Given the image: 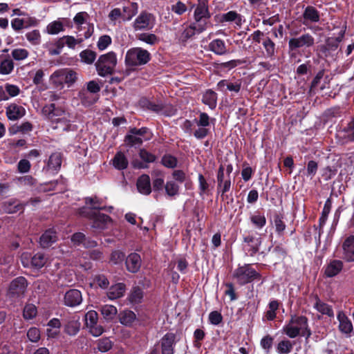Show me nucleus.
Returning <instances> with one entry per match:
<instances>
[{"label": "nucleus", "instance_id": "nucleus-1", "mask_svg": "<svg viewBox=\"0 0 354 354\" xmlns=\"http://www.w3.org/2000/svg\"><path fill=\"white\" fill-rule=\"evenodd\" d=\"M43 115L50 120L53 129L64 132L77 131L78 126L71 123L70 114L63 109L56 107L55 103L48 104L41 109Z\"/></svg>", "mask_w": 354, "mask_h": 354}, {"label": "nucleus", "instance_id": "nucleus-2", "mask_svg": "<svg viewBox=\"0 0 354 354\" xmlns=\"http://www.w3.org/2000/svg\"><path fill=\"white\" fill-rule=\"evenodd\" d=\"M140 108L156 113L171 117L176 115L177 109L171 104L164 103L162 101H152L147 97H142L138 101Z\"/></svg>", "mask_w": 354, "mask_h": 354}, {"label": "nucleus", "instance_id": "nucleus-3", "mask_svg": "<svg viewBox=\"0 0 354 354\" xmlns=\"http://www.w3.org/2000/svg\"><path fill=\"white\" fill-rule=\"evenodd\" d=\"M232 277L236 280V282L241 286L248 284L254 280H259L262 275L260 272L255 270L250 263H245L239 266L233 272Z\"/></svg>", "mask_w": 354, "mask_h": 354}, {"label": "nucleus", "instance_id": "nucleus-4", "mask_svg": "<svg viewBox=\"0 0 354 354\" xmlns=\"http://www.w3.org/2000/svg\"><path fill=\"white\" fill-rule=\"evenodd\" d=\"M117 64L116 54L113 51L100 55L95 63L97 74L100 77H106L113 74Z\"/></svg>", "mask_w": 354, "mask_h": 354}, {"label": "nucleus", "instance_id": "nucleus-5", "mask_svg": "<svg viewBox=\"0 0 354 354\" xmlns=\"http://www.w3.org/2000/svg\"><path fill=\"white\" fill-rule=\"evenodd\" d=\"M151 59V53L141 48V47H133L126 53L124 62L127 66L135 67L144 66Z\"/></svg>", "mask_w": 354, "mask_h": 354}, {"label": "nucleus", "instance_id": "nucleus-6", "mask_svg": "<svg viewBox=\"0 0 354 354\" xmlns=\"http://www.w3.org/2000/svg\"><path fill=\"white\" fill-rule=\"evenodd\" d=\"M307 322L308 319L306 316L292 314L290 319L286 322L282 328L283 333L290 338H295L300 335Z\"/></svg>", "mask_w": 354, "mask_h": 354}, {"label": "nucleus", "instance_id": "nucleus-7", "mask_svg": "<svg viewBox=\"0 0 354 354\" xmlns=\"http://www.w3.org/2000/svg\"><path fill=\"white\" fill-rule=\"evenodd\" d=\"M339 52H341V49H339V46L333 37L326 38L325 43L317 46V55L319 58L322 59L336 60Z\"/></svg>", "mask_w": 354, "mask_h": 354}, {"label": "nucleus", "instance_id": "nucleus-8", "mask_svg": "<svg viewBox=\"0 0 354 354\" xmlns=\"http://www.w3.org/2000/svg\"><path fill=\"white\" fill-rule=\"evenodd\" d=\"M262 244V239L256 236L252 231L245 232L243 234V247L246 254L254 257L259 251Z\"/></svg>", "mask_w": 354, "mask_h": 354}, {"label": "nucleus", "instance_id": "nucleus-9", "mask_svg": "<svg viewBox=\"0 0 354 354\" xmlns=\"http://www.w3.org/2000/svg\"><path fill=\"white\" fill-rule=\"evenodd\" d=\"M263 31L260 30H254L250 37L252 39L253 41L256 44H262L263 49L266 51V55L267 57L272 58L274 57L276 52V44L272 39H270V37H266Z\"/></svg>", "mask_w": 354, "mask_h": 354}, {"label": "nucleus", "instance_id": "nucleus-10", "mask_svg": "<svg viewBox=\"0 0 354 354\" xmlns=\"http://www.w3.org/2000/svg\"><path fill=\"white\" fill-rule=\"evenodd\" d=\"M155 20L152 13L142 11L133 21V28L135 30H151L154 26Z\"/></svg>", "mask_w": 354, "mask_h": 354}, {"label": "nucleus", "instance_id": "nucleus-11", "mask_svg": "<svg viewBox=\"0 0 354 354\" xmlns=\"http://www.w3.org/2000/svg\"><path fill=\"white\" fill-rule=\"evenodd\" d=\"M217 191L218 193L221 194L223 199L227 198L228 196L227 195V192H228L232 186V181L230 180V177H226L225 174V167L223 165H220L218 167V169L217 171Z\"/></svg>", "mask_w": 354, "mask_h": 354}, {"label": "nucleus", "instance_id": "nucleus-12", "mask_svg": "<svg viewBox=\"0 0 354 354\" xmlns=\"http://www.w3.org/2000/svg\"><path fill=\"white\" fill-rule=\"evenodd\" d=\"M28 281L24 277H19L10 282L8 294L9 297L18 298L23 297L27 289Z\"/></svg>", "mask_w": 354, "mask_h": 354}, {"label": "nucleus", "instance_id": "nucleus-13", "mask_svg": "<svg viewBox=\"0 0 354 354\" xmlns=\"http://www.w3.org/2000/svg\"><path fill=\"white\" fill-rule=\"evenodd\" d=\"M315 45V38L309 33L300 35L298 37H292L288 41V49L294 51L301 47H311Z\"/></svg>", "mask_w": 354, "mask_h": 354}, {"label": "nucleus", "instance_id": "nucleus-14", "mask_svg": "<svg viewBox=\"0 0 354 354\" xmlns=\"http://www.w3.org/2000/svg\"><path fill=\"white\" fill-rule=\"evenodd\" d=\"M177 342L175 333H167L164 335L159 341L161 354H174Z\"/></svg>", "mask_w": 354, "mask_h": 354}, {"label": "nucleus", "instance_id": "nucleus-15", "mask_svg": "<svg viewBox=\"0 0 354 354\" xmlns=\"http://www.w3.org/2000/svg\"><path fill=\"white\" fill-rule=\"evenodd\" d=\"M83 301L82 292L76 288H71L64 295V305L69 308H76Z\"/></svg>", "mask_w": 354, "mask_h": 354}, {"label": "nucleus", "instance_id": "nucleus-16", "mask_svg": "<svg viewBox=\"0 0 354 354\" xmlns=\"http://www.w3.org/2000/svg\"><path fill=\"white\" fill-rule=\"evenodd\" d=\"M216 90L225 93L227 91L238 93L241 91V79H236L234 82L223 79L216 84Z\"/></svg>", "mask_w": 354, "mask_h": 354}, {"label": "nucleus", "instance_id": "nucleus-17", "mask_svg": "<svg viewBox=\"0 0 354 354\" xmlns=\"http://www.w3.org/2000/svg\"><path fill=\"white\" fill-rule=\"evenodd\" d=\"M242 17L236 11L231 10L224 13L216 14L214 21L218 24L234 22L236 26H241Z\"/></svg>", "mask_w": 354, "mask_h": 354}, {"label": "nucleus", "instance_id": "nucleus-18", "mask_svg": "<svg viewBox=\"0 0 354 354\" xmlns=\"http://www.w3.org/2000/svg\"><path fill=\"white\" fill-rule=\"evenodd\" d=\"M320 12L313 6H307L302 13V24L308 26L309 23H316L320 21Z\"/></svg>", "mask_w": 354, "mask_h": 354}, {"label": "nucleus", "instance_id": "nucleus-19", "mask_svg": "<svg viewBox=\"0 0 354 354\" xmlns=\"http://www.w3.org/2000/svg\"><path fill=\"white\" fill-rule=\"evenodd\" d=\"M127 270L131 273H137L142 265L141 257L136 252L130 253L125 260Z\"/></svg>", "mask_w": 354, "mask_h": 354}, {"label": "nucleus", "instance_id": "nucleus-20", "mask_svg": "<svg viewBox=\"0 0 354 354\" xmlns=\"http://www.w3.org/2000/svg\"><path fill=\"white\" fill-rule=\"evenodd\" d=\"M25 205L19 203L17 198H11L5 201L1 204V209L6 214H15L17 212H23L24 211Z\"/></svg>", "mask_w": 354, "mask_h": 354}, {"label": "nucleus", "instance_id": "nucleus-21", "mask_svg": "<svg viewBox=\"0 0 354 354\" xmlns=\"http://www.w3.org/2000/svg\"><path fill=\"white\" fill-rule=\"evenodd\" d=\"M136 185L138 192L141 194L145 196L151 194L152 189L150 176L148 174H144L138 176Z\"/></svg>", "mask_w": 354, "mask_h": 354}, {"label": "nucleus", "instance_id": "nucleus-22", "mask_svg": "<svg viewBox=\"0 0 354 354\" xmlns=\"http://www.w3.org/2000/svg\"><path fill=\"white\" fill-rule=\"evenodd\" d=\"M314 309L322 315H326L328 317L333 318L335 316L334 310L331 305L321 301L318 295H314Z\"/></svg>", "mask_w": 354, "mask_h": 354}, {"label": "nucleus", "instance_id": "nucleus-23", "mask_svg": "<svg viewBox=\"0 0 354 354\" xmlns=\"http://www.w3.org/2000/svg\"><path fill=\"white\" fill-rule=\"evenodd\" d=\"M26 110L24 107L17 105L15 103H11L6 109V115L9 120H16L24 117L26 115Z\"/></svg>", "mask_w": 354, "mask_h": 354}, {"label": "nucleus", "instance_id": "nucleus-24", "mask_svg": "<svg viewBox=\"0 0 354 354\" xmlns=\"http://www.w3.org/2000/svg\"><path fill=\"white\" fill-rule=\"evenodd\" d=\"M91 221V226L93 229L104 230L107 227L108 222L111 221V218L107 214L95 212Z\"/></svg>", "mask_w": 354, "mask_h": 354}, {"label": "nucleus", "instance_id": "nucleus-25", "mask_svg": "<svg viewBox=\"0 0 354 354\" xmlns=\"http://www.w3.org/2000/svg\"><path fill=\"white\" fill-rule=\"evenodd\" d=\"M337 319L339 321V329L341 333L344 334H351L353 330L352 321L348 317V316L343 313L339 311L337 314Z\"/></svg>", "mask_w": 354, "mask_h": 354}, {"label": "nucleus", "instance_id": "nucleus-26", "mask_svg": "<svg viewBox=\"0 0 354 354\" xmlns=\"http://www.w3.org/2000/svg\"><path fill=\"white\" fill-rule=\"evenodd\" d=\"M208 50L218 55H223L229 53L225 42L219 38L214 39L209 42Z\"/></svg>", "mask_w": 354, "mask_h": 354}, {"label": "nucleus", "instance_id": "nucleus-27", "mask_svg": "<svg viewBox=\"0 0 354 354\" xmlns=\"http://www.w3.org/2000/svg\"><path fill=\"white\" fill-rule=\"evenodd\" d=\"M344 263L339 260L330 261L324 268V274L326 277H334L343 269Z\"/></svg>", "mask_w": 354, "mask_h": 354}, {"label": "nucleus", "instance_id": "nucleus-28", "mask_svg": "<svg viewBox=\"0 0 354 354\" xmlns=\"http://www.w3.org/2000/svg\"><path fill=\"white\" fill-rule=\"evenodd\" d=\"M343 255L346 261H354V236L351 235L343 242Z\"/></svg>", "mask_w": 354, "mask_h": 354}, {"label": "nucleus", "instance_id": "nucleus-29", "mask_svg": "<svg viewBox=\"0 0 354 354\" xmlns=\"http://www.w3.org/2000/svg\"><path fill=\"white\" fill-rule=\"evenodd\" d=\"M57 240V233L53 229H48L42 233L39 239V243L43 248H48Z\"/></svg>", "mask_w": 354, "mask_h": 354}, {"label": "nucleus", "instance_id": "nucleus-30", "mask_svg": "<svg viewBox=\"0 0 354 354\" xmlns=\"http://www.w3.org/2000/svg\"><path fill=\"white\" fill-rule=\"evenodd\" d=\"M126 285L123 282H118L111 286L108 290L107 296L110 300H115L122 297L126 292Z\"/></svg>", "mask_w": 354, "mask_h": 354}, {"label": "nucleus", "instance_id": "nucleus-31", "mask_svg": "<svg viewBox=\"0 0 354 354\" xmlns=\"http://www.w3.org/2000/svg\"><path fill=\"white\" fill-rule=\"evenodd\" d=\"M272 223L275 227V232L278 236H283L286 231V225L284 221V214L274 213L273 214Z\"/></svg>", "mask_w": 354, "mask_h": 354}, {"label": "nucleus", "instance_id": "nucleus-32", "mask_svg": "<svg viewBox=\"0 0 354 354\" xmlns=\"http://www.w3.org/2000/svg\"><path fill=\"white\" fill-rule=\"evenodd\" d=\"M218 94L208 88L203 95L202 102L203 104L209 106L210 109H216L217 106Z\"/></svg>", "mask_w": 354, "mask_h": 354}, {"label": "nucleus", "instance_id": "nucleus-33", "mask_svg": "<svg viewBox=\"0 0 354 354\" xmlns=\"http://www.w3.org/2000/svg\"><path fill=\"white\" fill-rule=\"evenodd\" d=\"M77 97L80 100L82 105L85 107L93 106L97 100V98L95 97L93 94L88 92L85 88H82L77 93Z\"/></svg>", "mask_w": 354, "mask_h": 354}, {"label": "nucleus", "instance_id": "nucleus-34", "mask_svg": "<svg viewBox=\"0 0 354 354\" xmlns=\"http://www.w3.org/2000/svg\"><path fill=\"white\" fill-rule=\"evenodd\" d=\"M63 156L61 152H53L48 158V167L53 171H58L61 168Z\"/></svg>", "mask_w": 354, "mask_h": 354}, {"label": "nucleus", "instance_id": "nucleus-35", "mask_svg": "<svg viewBox=\"0 0 354 354\" xmlns=\"http://www.w3.org/2000/svg\"><path fill=\"white\" fill-rule=\"evenodd\" d=\"M194 14L209 19L211 12L209 11L207 0H198V3L195 8Z\"/></svg>", "mask_w": 354, "mask_h": 354}, {"label": "nucleus", "instance_id": "nucleus-36", "mask_svg": "<svg viewBox=\"0 0 354 354\" xmlns=\"http://www.w3.org/2000/svg\"><path fill=\"white\" fill-rule=\"evenodd\" d=\"M118 318L122 325L131 326L136 319V314L131 310H124L118 314Z\"/></svg>", "mask_w": 354, "mask_h": 354}, {"label": "nucleus", "instance_id": "nucleus-37", "mask_svg": "<svg viewBox=\"0 0 354 354\" xmlns=\"http://www.w3.org/2000/svg\"><path fill=\"white\" fill-rule=\"evenodd\" d=\"M80 326L78 319H71L64 326V333L71 336L76 335L80 330Z\"/></svg>", "mask_w": 354, "mask_h": 354}, {"label": "nucleus", "instance_id": "nucleus-38", "mask_svg": "<svg viewBox=\"0 0 354 354\" xmlns=\"http://www.w3.org/2000/svg\"><path fill=\"white\" fill-rule=\"evenodd\" d=\"M113 165L115 169L122 171V169L127 168L129 160L122 151H118L113 158Z\"/></svg>", "mask_w": 354, "mask_h": 354}, {"label": "nucleus", "instance_id": "nucleus-39", "mask_svg": "<svg viewBox=\"0 0 354 354\" xmlns=\"http://www.w3.org/2000/svg\"><path fill=\"white\" fill-rule=\"evenodd\" d=\"M100 311L102 317L107 321L113 320L118 313L115 306L111 304L101 306Z\"/></svg>", "mask_w": 354, "mask_h": 354}, {"label": "nucleus", "instance_id": "nucleus-40", "mask_svg": "<svg viewBox=\"0 0 354 354\" xmlns=\"http://www.w3.org/2000/svg\"><path fill=\"white\" fill-rule=\"evenodd\" d=\"M295 344V341H290L287 339L279 342L277 344V353L279 354H288L292 352L293 346Z\"/></svg>", "mask_w": 354, "mask_h": 354}, {"label": "nucleus", "instance_id": "nucleus-41", "mask_svg": "<svg viewBox=\"0 0 354 354\" xmlns=\"http://www.w3.org/2000/svg\"><path fill=\"white\" fill-rule=\"evenodd\" d=\"M194 21L192 22L198 29V35L201 34L211 26L209 19L205 17H199V15L194 14Z\"/></svg>", "mask_w": 354, "mask_h": 354}, {"label": "nucleus", "instance_id": "nucleus-42", "mask_svg": "<svg viewBox=\"0 0 354 354\" xmlns=\"http://www.w3.org/2000/svg\"><path fill=\"white\" fill-rule=\"evenodd\" d=\"M124 142L128 147H139L143 144V139L138 136L136 134L131 133L129 132L124 136Z\"/></svg>", "mask_w": 354, "mask_h": 354}, {"label": "nucleus", "instance_id": "nucleus-43", "mask_svg": "<svg viewBox=\"0 0 354 354\" xmlns=\"http://www.w3.org/2000/svg\"><path fill=\"white\" fill-rule=\"evenodd\" d=\"M0 74L9 75L11 74L14 68V62L9 55L4 58H0Z\"/></svg>", "mask_w": 354, "mask_h": 354}, {"label": "nucleus", "instance_id": "nucleus-44", "mask_svg": "<svg viewBox=\"0 0 354 354\" xmlns=\"http://www.w3.org/2000/svg\"><path fill=\"white\" fill-rule=\"evenodd\" d=\"M138 3L132 2L129 6H123L122 8V20L130 21L133 16L138 12Z\"/></svg>", "mask_w": 354, "mask_h": 354}, {"label": "nucleus", "instance_id": "nucleus-45", "mask_svg": "<svg viewBox=\"0 0 354 354\" xmlns=\"http://www.w3.org/2000/svg\"><path fill=\"white\" fill-rule=\"evenodd\" d=\"M279 304L280 303L277 300H272L269 302V310L264 313V317L267 320L272 321L277 318Z\"/></svg>", "mask_w": 354, "mask_h": 354}, {"label": "nucleus", "instance_id": "nucleus-46", "mask_svg": "<svg viewBox=\"0 0 354 354\" xmlns=\"http://www.w3.org/2000/svg\"><path fill=\"white\" fill-rule=\"evenodd\" d=\"M144 297L142 288L139 286L133 287L129 296V302L131 304H140Z\"/></svg>", "mask_w": 354, "mask_h": 354}, {"label": "nucleus", "instance_id": "nucleus-47", "mask_svg": "<svg viewBox=\"0 0 354 354\" xmlns=\"http://www.w3.org/2000/svg\"><path fill=\"white\" fill-rule=\"evenodd\" d=\"M47 261L46 256L41 252H37L31 257L30 264L34 269L42 268Z\"/></svg>", "mask_w": 354, "mask_h": 354}, {"label": "nucleus", "instance_id": "nucleus-48", "mask_svg": "<svg viewBox=\"0 0 354 354\" xmlns=\"http://www.w3.org/2000/svg\"><path fill=\"white\" fill-rule=\"evenodd\" d=\"M81 62L86 64H92L94 63L97 57V53L93 50L86 49L79 54Z\"/></svg>", "mask_w": 354, "mask_h": 354}, {"label": "nucleus", "instance_id": "nucleus-49", "mask_svg": "<svg viewBox=\"0 0 354 354\" xmlns=\"http://www.w3.org/2000/svg\"><path fill=\"white\" fill-rule=\"evenodd\" d=\"M46 28L48 35H57L65 30L64 24L59 20L49 23Z\"/></svg>", "mask_w": 354, "mask_h": 354}, {"label": "nucleus", "instance_id": "nucleus-50", "mask_svg": "<svg viewBox=\"0 0 354 354\" xmlns=\"http://www.w3.org/2000/svg\"><path fill=\"white\" fill-rule=\"evenodd\" d=\"M138 156L145 165L153 163L157 159V157L152 152L147 151L145 148L138 150Z\"/></svg>", "mask_w": 354, "mask_h": 354}, {"label": "nucleus", "instance_id": "nucleus-51", "mask_svg": "<svg viewBox=\"0 0 354 354\" xmlns=\"http://www.w3.org/2000/svg\"><path fill=\"white\" fill-rule=\"evenodd\" d=\"M137 39L150 45H155L160 42V38L152 33L138 34L137 35Z\"/></svg>", "mask_w": 354, "mask_h": 354}, {"label": "nucleus", "instance_id": "nucleus-52", "mask_svg": "<svg viewBox=\"0 0 354 354\" xmlns=\"http://www.w3.org/2000/svg\"><path fill=\"white\" fill-rule=\"evenodd\" d=\"M250 220L257 229H262L266 224V216L263 214H260L259 212L250 216Z\"/></svg>", "mask_w": 354, "mask_h": 354}, {"label": "nucleus", "instance_id": "nucleus-53", "mask_svg": "<svg viewBox=\"0 0 354 354\" xmlns=\"http://www.w3.org/2000/svg\"><path fill=\"white\" fill-rule=\"evenodd\" d=\"M97 348L102 353L108 352L113 346V343L109 337H102L96 342Z\"/></svg>", "mask_w": 354, "mask_h": 354}, {"label": "nucleus", "instance_id": "nucleus-54", "mask_svg": "<svg viewBox=\"0 0 354 354\" xmlns=\"http://www.w3.org/2000/svg\"><path fill=\"white\" fill-rule=\"evenodd\" d=\"M332 207V199L330 198H328L325 202L324 207L322 209L321 216L319 219V223L320 225H325L327 221L328 214L330 212V209Z\"/></svg>", "mask_w": 354, "mask_h": 354}, {"label": "nucleus", "instance_id": "nucleus-55", "mask_svg": "<svg viewBox=\"0 0 354 354\" xmlns=\"http://www.w3.org/2000/svg\"><path fill=\"white\" fill-rule=\"evenodd\" d=\"M37 314L36 306L33 304H26L23 310V317L25 319H34Z\"/></svg>", "mask_w": 354, "mask_h": 354}, {"label": "nucleus", "instance_id": "nucleus-56", "mask_svg": "<svg viewBox=\"0 0 354 354\" xmlns=\"http://www.w3.org/2000/svg\"><path fill=\"white\" fill-rule=\"evenodd\" d=\"M88 15L86 12H77L73 18V21L77 26L78 31H82L83 29H86V26L83 27V24L86 23V17H88Z\"/></svg>", "mask_w": 354, "mask_h": 354}, {"label": "nucleus", "instance_id": "nucleus-57", "mask_svg": "<svg viewBox=\"0 0 354 354\" xmlns=\"http://www.w3.org/2000/svg\"><path fill=\"white\" fill-rule=\"evenodd\" d=\"M160 163L167 168H175L178 165V159L174 156L165 154L162 157Z\"/></svg>", "mask_w": 354, "mask_h": 354}, {"label": "nucleus", "instance_id": "nucleus-58", "mask_svg": "<svg viewBox=\"0 0 354 354\" xmlns=\"http://www.w3.org/2000/svg\"><path fill=\"white\" fill-rule=\"evenodd\" d=\"M215 120V118H210L209 115L206 112H200L198 119H195L194 121L196 122L198 127H209L211 124V121Z\"/></svg>", "mask_w": 354, "mask_h": 354}, {"label": "nucleus", "instance_id": "nucleus-59", "mask_svg": "<svg viewBox=\"0 0 354 354\" xmlns=\"http://www.w3.org/2000/svg\"><path fill=\"white\" fill-rule=\"evenodd\" d=\"M26 37L27 40L32 45H38L41 43V36L39 30L35 29L28 32Z\"/></svg>", "mask_w": 354, "mask_h": 354}, {"label": "nucleus", "instance_id": "nucleus-60", "mask_svg": "<svg viewBox=\"0 0 354 354\" xmlns=\"http://www.w3.org/2000/svg\"><path fill=\"white\" fill-rule=\"evenodd\" d=\"M326 71V70L324 65L320 66L319 71L317 72L311 81L310 86V89H315L318 86V85L321 83V80L323 78Z\"/></svg>", "mask_w": 354, "mask_h": 354}, {"label": "nucleus", "instance_id": "nucleus-61", "mask_svg": "<svg viewBox=\"0 0 354 354\" xmlns=\"http://www.w3.org/2000/svg\"><path fill=\"white\" fill-rule=\"evenodd\" d=\"M312 64L310 60H307L305 63L301 64L296 69V74L299 76L308 75L312 73Z\"/></svg>", "mask_w": 354, "mask_h": 354}, {"label": "nucleus", "instance_id": "nucleus-62", "mask_svg": "<svg viewBox=\"0 0 354 354\" xmlns=\"http://www.w3.org/2000/svg\"><path fill=\"white\" fill-rule=\"evenodd\" d=\"M166 194L169 196H175L178 194L179 185L175 181H167L165 185Z\"/></svg>", "mask_w": 354, "mask_h": 354}, {"label": "nucleus", "instance_id": "nucleus-63", "mask_svg": "<svg viewBox=\"0 0 354 354\" xmlns=\"http://www.w3.org/2000/svg\"><path fill=\"white\" fill-rule=\"evenodd\" d=\"M273 342L274 337L270 335H266L263 336V338L261 339L260 344L266 353H270Z\"/></svg>", "mask_w": 354, "mask_h": 354}, {"label": "nucleus", "instance_id": "nucleus-64", "mask_svg": "<svg viewBox=\"0 0 354 354\" xmlns=\"http://www.w3.org/2000/svg\"><path fill=\"white\" fill-rule=\"evenodd\" d=\"M86 204L91 205V208L93 211H100V209H105V207H101L100 200L97 196L86 197L85 198Z\"/></svg>", "mask_w": 354, "mask_h": 354}]
</instances>
